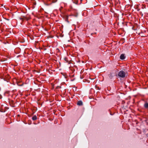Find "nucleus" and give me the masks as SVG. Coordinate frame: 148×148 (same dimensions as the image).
<instances>
[{
	"label": "nucleus",
	"instance_id": "obj_7",
	"mask_svg": "<svg viewBox=\"0 0 148 148\" xmlns=\"http://www.w3.org/2000/svg\"><path fill=\"white\" fill-rule=\"evenodd\" d=\"M64 60L67 62H69V61L68 60L67 58L65 57L64 58Z\"/></svg>",
	"mask_w": 148,
	"mask_h": 148
},
{
	"label": "nucleus",
	"instance_id": "obj_9",
	"mask_svg": "<svg viewBox=\"0 0 148 148\" xmlns=\"http://www.w3.org/2000/svg\"><path fill=\"white\" fill-rule=\"evenodd\" d=\"M20 18V19H21V20H23V19H24L23 18H21H21Z\"/></svg>",
	"mask_w": 148,
	"mask_h": 148
},
{
	"label": "nucleus",
	"instance_id": "obj_2",
	"mask_svg": "<svg viewBox=\"0 0 148 148\" xmlns=\"http://www.w3.org/2000/svg\"><path fill=\"white\" fill-rule=\"evenodd\" d=\"M125 58V56L123 54H122L120 56V58L121 60H124Z\"/></svg>",
	"mask_w": 148,
	"mask_h": 148
},
{
	"label": "nucleus",
	"instance_id": "obj_3",
	"mask_svg": "<svg viewBox=\"0 0 148 148\" xmlns=\"http://www.w3.org/2000/svg\"><path fill=\"white\" fill-rule=\"evenodd\" d=\"M77 104L79 106H81L82 105V102L81 101H79L77 103Z\"/></svg>",
	"mask_w": 148,
	"mask_h": 148
},
{
	"label": "nucleus",
	"instance_id": "obj_1",
	"mask_svg": "<svg viewBox=\"0 0 148 148\" xmlns=\"http://www.w3.org/2000/svg\"><path fill=\"white\" fill-rule=\"evenodd\" d=\"M118 75L121 77H124L125 76V73L124 71H121L119 72Z\"/></svg>",
	"mask_w": 148,
	"mask_h": 148
},
{
	"label": "nucleus",
	"instance_id": "obj_5",
	"mask_svg": "<svg viewBox=\"0 0 148 148\" xmlns=\"http://www.w3.org/2000/svg\"><path fill=\"white\" fill-rule=\"evenodd\" d=\"M32 119L34 120H35L37 119V117L36 115L34 116L32 118Z\"/></svg>",
	"mask_w": 148,
	"mask_h": 148
},
{
	"label": "nucleus",
	"instance_id": "obj_4",
	"mask_svg": "<svg viewBox=\"0 0 148 148\" xmlns=\"http://www.w3.org/2000/svg\"><path fill=\"white\" fill-rule=\"evenodd\" d=\"M144 107L146 108H148V103H145L144 105Z\"/></svg>",
	"mask_w": 148,
	"mask_h": 148
},
{
	"label": "nucleus",
	"instance_id": "obj_6",
	"mask_svg": "<svg viewBox=\"0 0 148 148\" xmlns=\"http://www.w3.org/2000/svg\"><path fill=\"white\" fill-rule=\"evenodd\" d=\"M65 20L67 22H69L68 21V16H66V19Z\"/></svg>",
	"mask_w": 148,
	"mask_h": 148
},
{
	"label": "nucleus",
	"instance_id": "obj_8",
	"mask_svg": "<svg viewBox=\"0 0 148 148\" xmlns=\"http://www.w3.org/2000/svg\"><path fill=\"white\" fill-rule=\"evenodd\" d=\"M64 75V77L65 78H67V75L65 74Z\"/></svg>",
	"mask_w": 148,
	"mask_h": 148
}]
</instances>
